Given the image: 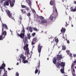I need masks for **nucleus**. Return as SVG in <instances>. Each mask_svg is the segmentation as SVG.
<instances>
[{
  "label": "nucleus",
  "instance_id": "cd10ccee",
  "mask_svg": "<svg viewBox=\"0 0 76 76\" xmlns=\"http://www.w3.org/2000/svg\"><path fill=\"white\" fill-rule=\"evenodd\" d=\"M29 31L31 32H32V31H33L32 28V27H30Z\"/></svg>",
  "mask_w": 76,
  "mask_h": 76
},
{
  "label": "nucleus",
  "instance_id": "4c0bfd02",
  "mask_svg": "<svg viewBox=\"0 0 76 76\" xmlns=\"http://www.w3.org/2000/svg\"><path fill=\"white\" fill-rule=\"evenodd\" d=\"M34 41H32L31 42V44L32 45H34V44H35V43H34Z\"/></svg>",
  "mask_w": 76,
  "mask_h": 76
},
{
  "label": "nucleus",
  "instance_id": "aec40b11",
  "mask_svg": "<svg viewBox=\"0 0 76 76\" xmlns=\"http://www.w3.org/2000/svg\"><path fill=\"white\" fill-rule=\"evenodd\" d=\"M56 61H57V59H56V58H53V63H54V64H56Z\"/></svg>",
  "mask_w": 76,
  "mask_h": 76
},
{
  "label": "nucleus",
  "instance_id": "f03ea898",
  "mask_svg": "<svg viewBox=\"0 0 76 76\" xmlns=\"http://www.w3.org/2000/svg\"><path fill=\"white\" fill-rule=\"evenodd\" d=\"M7 35V32L6 31H2V34L0 36V40H3L4 38H5V36H6Z\"/></svg>",
  "mask_w": 76,
  "mask_h": 76
},
{
  "label": "nucleus",
  "instance_id": "37998d69",
  "mask_svg": "<svg viewBox=\"0 0 76 76\" xmlns=\"http://www.w3.org/2000/svg\"><path fill=\"white\" fill-rule=\"evenodd\" d=\"M22 18H20V23H21V21H22Z\"/></svg>",
  "mask_w": 76,
  "mask_h": 76
},
{
  "label": "nucleus",
  "instance_id": "774afa93",
  "mask_svg": "<svg viewBox=\"0 0 76 76\" xmlns=\"http://www.w3.org/2000/svg\"><path fill=\"white\" fill-rule=\"evenodd\" d=\"M25 53L26 54V51L25 52Z\"/></svg>",
  "mask_w": 76,
  "mask_h": 76
},
{
  "label": "nucleus",
  "instance_id": "72a5a7b5",
  "mask_svg": "<svg viewBox=\"0 0 76 76\" xmlns=\"http://www.w3.org/2000/svg\"><path fill=\"white\" fill-rule=\"evenodd\" d=\"M73 67H74V64L73 63H72L71 66L72 70V69H73Z\"/></svg>",
  "mask_w": 76,
  "mask_h": 76
},
{
  "label": "nucleus",
  "instance_id": "9d476101",
  "mask_svg": "<svg viewBox=\"0 0 76 76\" xmlns=\"http://www.w3.org/2000/svg\"><path fill=\"white\" fill-rule=\"evenodd\" d=\"M63 58V56L62 54L57 55L56 57V59L57 60H61Z\"/></svg>",
  "mask_w": 76,
  "mask_h": 76
},
{
  "label": "nucleus",
  "instance_id": "423d86ee",
  "mask_svg": "<svg viewBox=\"0 0 76 76\" xmlns=\"http://www.w3.org/2000/svg\"><path fill=\"white\" fill-rule=\"evenodd\" d=\"M38 19H40V20H42L41 21V22L42 23H47V21L44 19L43 17L39 16L38 17Z\"/></svg>",
  "mask_w": 76,
  "mask_h": 76
},
{
  "label": "nucleus",
  "instance_id": "a878e982",
  "mask_svg": "<svg viewBox=\"0 0 76 76\" xmlns=\"http://www.w3.org/2000/svg\"><path fill=\"white\" fill-rule=\"evenodd\" d=\"M23 62L24 64L25 63H28V61L27 60H25L23 61Z\"/></svg>",
  "mask_w": 76,
  "mask_h": 76
},
{
  "label": "nucleus",
  "instance_id": "7ed1b4c3",
  "mask_svg": "<svg viewBox=\"0 0 76 76\" xmlns=\"http://www.w3.org/2000/svg\"><path fill=\"white\" fill-rule=\"evenodd\" d=\"M25 29H24V28H23V30L21 31V32H23V33H21L20 34H19V33H18L17 34V35L18 36H19V37H20L21 38L23 39L25 36Z\"/></svg>",
  "mask_w": 76,
  "mask_h": 76
},
{
  "label": "nucleus",
  "instance_id": "e433bc0d",
  "mask_svg": "<svg viewBox=\"0 0 76 76\" xmlns=\"http://www.w3.org/2000/svg\"><path fill=\"white\" fill-rule=\"evenodd\" d=\"M36 34V33H34L32 34V36H33V37H34L35 36Z\"/></svg>",
  "mask_w": 76,
  "mask_h": 76
},
{
  "label": "nucleus",
  "instance_id": "603ef678",
  "mask_svg": "<svg viewBox=\"0 0 76 76\" xmlns=\"http://www.w3.org/2000/svg\"><path fill=\"white\" fill-rule=\"evenodd\" d=\"M63 39H64V40H65V37H64L63 36Z\"/></svg>",
  "mask_w": 76,
  "mask_h": 76
},
{
  "label": "nucleus",
  "instance_id": "5701e85b",
  "mask_svg": "<svg viewBox=\"0 0 76 76\" xmlns=\"http://www.w3.org/2000/svg\"><path fill=\"white\" fill-rule=\"evenodd\" d=\"M10 4L11 7H13V6H14V4L13 3V2H12V1L10 3Z\"/></svg>",
  "mask_w": 76,
  "mask_h": 76
},
{
  "label": "nucleus",
  "instance_id": "bb28decb",
  "mask_svg": "<svg viewBox=\"0 0 76 76\" xmlns=\"http://www.w3.org/2000/svg\"><path fill=\"white\" fill-rule=\"evenodd\" d=\"M31 10L32 12H33V13H34V14H35L36 13V12H35V11L34 9H31Z\"/></svg>",
  "mask_w": 76,
  "mask_h": 76
},
{
  "label": "nucleus",
  "instance_id": "69168bd1",
  "mask_svg": "<svg viewBox=\"0 0 76 76\" xmlns=\"http://www.w3.org/2000/svg\"><path fill=\"white\" fill-rule=\"evenodd\" d=\"M40 56V53H39V56Z\"/></svg>",
  "mask_w": 76,
  "mask_h": 76
},
{
  "label": "nucleus",
  "instance_id": "f257e3e1",
  "mask_svg": "<svg viewBox=\"0 0 76 76\" xmlns=\"http://www.w3.org/2000/svg\"><path fill=\"white\" fill-rule=\"evenodd\" d=\"M55 1L54 0H51L50 2V5H53V10L52 15L55 16H57L58 15V12L56 7V4H55Z\"/></svg>",
  "mask_w": 76,
  "mask_h": 76
},
{
  "label": "nucleus",
  "instance_id": "8fccbe9b",
  "mask_svg": "<svg viewBox=\"0 0 76 76\" xmlns=\"http://www.w3.org/2000/svg\"><path fill=\"white\" fill-rule=\"evenodd\" d=\"M8 70H12V69H11L10 68H8Z\"/></svg>",
  "mask_w": 76,
  "mask_h": 76
},
{
  "label": "nucleus",
  "instance_id": "a211bd4d",
  "mask_svg": "<svg viewBox=\"0 0 76 76\" xmlns=\"http://www.w3.org/2000/svg\"><path fill=\"white\" fill-rule=\"evenodd\" d=\"M71 12H75L76 11V8H75L74 9L73 7H72L70 8Z\"/></svg>",
  "mask_w": 76,
  "mask_h": 76
},
{
  "label": "nucleus",
  "instance_id": "4468645a",
  "mask_svg": "<svg viewBox=\"0 0 76 76\" xmlns=\"http://www.w3.org/2000/svg\"><path fill=\"white\" fill-rule=\"evenodd\" d=\"M9 5V3L7 1H6L4 3L3 6H4L6 7V6H8Z\"/></svg>",
  "mask_w": 76,
  "mask_h": 76
},
{
  "label": "nucleus",
  "instance_id": "ddd939ff",
  "mask_svg": "<svg viewBox=\"0 0 76 76\" xmlns=\"http://www.w3.org/2000/svg\"><path fill=\"white\" fill-rule=\"evenodd\" d=\"M20 57L23 59V61L25 60L26 59V57L23 56V55L22 54L21 55Z\"/></svg>",
  "mask_w": 76,
  "mask_h": 76
},
{
  "label": "nucleus",
  "instance_id": "0eeeda50",
  "mask_svg": "<svg viewBox=\"0 0 76 76\" xmlns=\"http://www.w3.org/2000/svg\"><path fill=\"white\" fill-rule=\"evenodd\" d=\"M39 67H40V62H39V65H38V66L37 67L35 72V74H37V73H38V69H39V72L38 74V75H39V73H40V71L39 70Z\"/></svg>",
  "mask_w": 76,
  "mask_h": 76
},
{
  "label": "nucleus",
  "instance_id": "79ce46f5",
  "mask_svg": "<svg viewBox=\"0 0 76 76\" xmlns=\"http://www.w3.org/2000/svg\"><path fill=\"white\" fill-rule=\"evenodd\" d=\"M69 56L71 57H72V54L71 53H69Z\"/></svg>",
  "mask_w": 76,
  "mask_h": 76
},
{
  "label": "nucleus",
  "instance_id": "864d4df0",
  "mask_svg": "<svg viewBox=\"0 0 76 76\" xmlns=\"http://www.w3.org/2000/svg\"><path fill=\"white\" fill-rule=\"evenodd\" d=\"M74 4H76V1H75V2L74 3Z\"/></svg>",
  "mask_w": 76,
  "mask_h": 76
},
{
  "label": "nucleus",
  "instance_id": "09e8293b",
  "mask_svg": "<svg viewBox=\"0 0 76 76\" xmlns=\"http://www.w3.org/2000/svg\"><path fill=\"white\" fill-rule=\"evenodd\" d=\"M1 72H2V70L1 69H0V74H1Z\"/></svg>",
  "mask_w": 76,
  "mask_h": 76
},
{
  "label": "nucleus",
  "instance_id": "ea45409f",
  "mask_svg": "<svg viewBox=\"0 0 76 76\" xmlns=\"http://www.w3.org/2000/svg\"><path fill=\"white\" fill-rule=\"evenodd\" d=\"M33 29H34V31H37V29L36 28H33Z\"/></svg>",
  "mask_w": 76,
  "mask_h": 76
},
{
  "label": "nucleus",
  "instance_id": "7c9ffc66",
  "mask_svg": "<svg viewBox=\"0 0 76 76\" xmlns=\"http://www.w3.org/2000/svg\"><path fill=\"white\" fill-rule=\"evenodd\" d=\"M55 40L56 43H58V39H55Z\"/></svg>",
  "mask_w": 76,
  "mask_h": 76
},
{
  "label": "nucleus",
  "instance_id": "e2e57ef3",
  "mask_svg": "<svg viewBox=\"0 0 76 76\" xmlns=\"http://www.w3.org/2000/svg\"><path fill=\"white\" fill-rule=\"evenodd\" d=\"M47 60H49V58H47Z\"/></svg>",
  "mask_w": 76,
  "mask_h": 76
},
{
  "label": "nucleus",
  "instance_id": "39448f33",
  "mask_svg": "<svg viewBox=\"0 0 76 76\" xmlns=\"http://www.w3.org/2000/svg\"><path fill=\"white\" fill-rule=\"evenodd\" d=\"M28 46H29V45L28 44H26L25 46H24L23 48L24 50L26 51L27 54L28 55L29 53V48H28Z\"/></svg>",
  "mask_w": 76,
  "mask_h": 76
},
{
  "label": "nucleus",
  "instance_id": "49530a36",
  "mask_svg": "<svg viewBox=\"0 0 76 76\" xmlns=\"http://www.w3.org/2000/svg\"><path fill=\"white\" fill-rule=\"evenodd\" d=\"M69 20H72V18L70 17H69Z\"/></svg>",
  "mask_w": 76,
  "mask_h": 76
},
{
  "label": "nucleus",
  "instance_id": "6e6d98bb",
  "mask_svg": "<svg viewBox=\"0 0 76 76\" xmlns=\"http://www.w3.org/2000/svg\"><path fill=\"white\" fill-rule=\"evenodd\" d=\"M74 63H76V61H74Z\"/></svg>",
  "mask_w": 76,
  "mask_h": 76
},
{
  "label": "nucleus",
  "instance_id": "680f3d73",
  "mask_svg": "<svg viewBox=\"0 0 76 76\" xmlns=\"http://www.w3.org/2000/svg\"><path fill=\"white\" fill-rule=\"evenodd\" d=\"M64 0H62L63 2H64Z\"/></svg>",
  "mask_w": 76,
  "mask_h": 76
},
{
  "label": "nucleus",
  "instance_id": "473e14b6",
  "mask_svg": "<svg viewBox=\"0 0 76 76\" xmlns=\"http://www.w3.org/2000/svg\"><path fill=\"white\" fill-rule=\"evenodd\" d=\"M26 6L24 5H21V7L22 8H26Z\"/></svg>",
  "mask_w": 76,
  "mask_h": 76
},
{
  "label": "nucleus",
  "instance_id": "1a4fd4ad",
  "mask_svg": "<svg viewBox=\"0 0 76 76\" xmlns=\"http://www.w3.org/2000/svg\"><path fill=\"white\" fill-rule=\"evenodd\" d=\"M42 48V46L41 45V44L39 43V45L38 46L37 50L39 53H41V49Z\"/></svg>",
  "mask_w": 76,
  "mask_h": 76
},
{
  "label": "nucleus",
  "instance_id": "dca6fc26",
  "mask_svg": "<svg viewBox=\"0 0 76 76\" xmlns=\"http://www.w3.org/2000/svg\"><path fill=\"white\" fill-rule=\"evenodd\" d=\"M38 40H39V38L37 37L34 38L33 39V41L34 42H35L36 41H38Z\"/></svg>",
  "mask_w": 76,
  "mask_h": 76
},
{
  "label": "nucleus",
  "instance_id": "13d9d810",
  "mask_svg": "<svg viewBox=\"0 0 76 76\" xmlns=\"http://www.w3.org/2000/svg\"><path fill=\"white\" fill-rule=\"evenodd\" d=\"M10 32H12H12H13V31H12V30H10Z\"/></svg>",
  "mask_w": 76,
  "mask_h": 76
},
{
  "label": "nucleus",
  "instance_id": "2f4dec72",
  "mask_svg": "<svg viewBox=\"0 0 76 76\" xmlns=\"http://www.w3.org/2000/svg\"><path fill=\"white\" fill-rule=\"evenodd\" d=\"M27 15L28 16H31V13L28 12L27 14Z\"/></svg>",
  "mask_w": 76,
  "mask_h": 76
},
{
  "label": "nucleus",
  "instance_id": "b1692460",
  "mask_svg": "<svg viewBox=\"0 0 76 76\" xmlns=\"http://www.w3.org/2000/svg\"><path fill=\"white\" fill-rule=\"evenodd\" d=\"M61 32H65L66 31V29L65 28H62L61 30Z\"/></svg>",
  "mask_w": 76,
  "mask_h": 76
},
{
  "label": "nucleus",
  "instance_id": "0e129e2a",
  "mask_svg": "<svg viewBox=\"0 0 76 76\" xmlns=\"http://www.w3.org/2000/svg\"><path fill=\"white\" fill-rule=\"evenodd\" d=\"M3 0V1H6V0Z\"/></svg>",
  "mask_w": 76,
  "mask_h": 76
},
{
  "label": "nucleus",
  "instance_id": "052dcab7",
  "mask_svg": "<svg viewBox=\"0 0 76 76\" xmlns=\"http://www.w3.org/2000/svg\"><path fill=\"white\" fill-rule=\"evenodd\" d=\"M38 22H41V20H39Z\"/></svg>",
  "mask_w": 76,
  "mask_h": 76
},
{
  "label": "nucleus",
  "instance_id": "c85d7f7f",
  "mask_svg": "<svg viewBox=\"0 0 76 76\" xmlns=\"http://www.w3.org/2000/svg\"><path fill=\"white\" fill-rule=\"evenodd\" d=\"M66 48V46H62V50H65Z\"/></svg>",
  "mask_w": 76,
  "mask_h": 76
},
{
  "label": "nucleus",
  "instance_id": "2eb2a0df",
  "mask_svg": "<svg viewBox=\"0 0 76 76\" xmlns=\"http://www.w3.org/2000/svg\"><path fill=\"white\" fill-rule=\"evenodd\" d=\"M20 10L21 11L22 13L23 14L24 13L25 15H26L27 14L26 12L25 11V10L21 9Z\"/></svg>",
  "mask_w": 76,
  "mask_h": 76
},
{
  "label": "nucleus",
  "instance_id": "4d7b16f0",
  "mask_svg": "<svg viewBox=\"0 0 76 76\" xmlns=\"http://www.w3.org/2000/svg\"><path fill=\"white\" fill-rule=\"evenodd\" d=\"M16 65H19V63L18 62V63H17Z\"/></svg>",
  "mask_w": 76,
  "mask_h": 76
},
{
  "label": "nucleus",
  "instance_id": "58836bf2",
  "mask_svg": "<svg viewBox=\"0 0 76 76\" xmlns=\"http://www.w3.org/2000/svg\"><path fill=\"white\" fill-rule=\"evenodd\" d=\"M7 1H8V3L9 2L10 3L12 2V1H11V0H7Z\"/></svg>",
  "mask_w": 76,
  "mask_h": 76
},
{
  "label": "nucleus",
  "instance_id": "9b49d317",
  "mask_svg": "<svg viewBox=\"0 0 76 76\" xmlns=\"http://www.w3.org/2000/svg\"><path fill=\"white\" fill-rule=\"evenodd\" d=\"M3 63L2 64V66L0 67V69H4V71H7L6 70L4 67H6V64L4 63V62L3 61Z\"/></svg>",
  "mask_w": 76,
  "mask_h": 76
},
{
  "label": "nucleus",
  "instance_id": "c756f323",
  "mask_svg": "<svg viewBox=\"0 0 76 76\" xmlns=\"http://www.w3.org/2000/svg\"><path fill=\"white\" fill-rule=\"evenodd\" d=\"M26 10L27 12H28L29 10V8L28 7H26Z\"/></svg>",
  "mask_w": 76,
  "mask_h": 76
},
{
  "label": "nucleus",
  "instance_id": "3c124183",
  "mask_svg": "<svg viewBox=\"0 0 76 76\" xmlns=\"http://www.w3.org/2000/svg\"><path fill=\"white\" fill-rule=\"evenodd\" d=\"M73 56L74 57H76V55L75 54H74L73 55Z\"/></svg>",
  "mask_w": 76,
  "mask_h": 76
},
{
  "label": "nucleus",
  "instance_id": "338daca9",
  "mask_svg": "<svg viewBox=\"0 0 76 76\" xmlns=\"http://www.w3.org/2000/svg\"><path fill=\"white\" fill-rule=\"evenodd\" d=\"M19 60H20V59Z\"/></svg>",
  "mask_w": 76,
  "mask_h": 76
},
{
  "label": "nucleus",
  "instance_id": "a18cd8bd",
  "mask_svg": "<svg viewBox=\"0 0 76 76\" xmlns=\"http://www.w3.org/2000/svg\"><path fill=\"white\" fill-rule=\"evenodd\" d=\"M12 2L13 3H14V4H15V0H13L12 1Z\"/></svg>",
  "mask_w": 76,
  "mask_h": 76
},
{
  "label": "nucleus",
  "instance_id": "a19ab883",
  "mask_svg": "<svg viewBox=\"0 0 76 76\" xmlns=\"http://www.w3.org/2000/svg\"><path fill=\"white\" fill-rule=\"evenodd\" d=\"M66 41H67V43H68V44H69L70 43V41L68 40H67V39H66Z\"/></svg>",
  "mask_w": 76,
  "mask_h": 76
},
{
  "label": "nucleus",
  "instance_id": "de8ad7c7",
  "mask_svg": "<svg viewBox=\"0 0 76 76\" xmlns=\"http://www.w3.org/2000/svg\"><path fill=\"white\" fill-rule=\"evenodd\" d=\"M66 25H65L66 26H68V25H69V24H67V22H66Z\"/></svg>",
  "mask_w": 76,
  "mask_h": 76
},
{
  "label": "nucleus",
  "instance_id": "5fc2aeb1",
  "mask_svg": "<svg viewBox=\"0 0 76 76\" xmlns=\"http://www.w3.org/2000/svg\"><path fill=\"white\" fill-rule=\"evenodd\" d=\"M3 0H1V3H3Z\"/></svg>",
  "mask_w": 76,
  "mask_h": 76
},
{
  "label": "nucleus",
  "instance_id": "c03bdc74",
  "mask_svg": "<svg viewBox=\"0 0 76 76\" xmlns=\"http://www.w3.org/2000/svg\"><path fill=\"white\" fill-rule=\"evenodd\" d=\"M66 52L68 54H69L70 53V51L69 50H66Z\"/></svg>",
  "mask_w": 76,
  "mask_h": 76
},
{
  "label": "nucleus",
  "instance_id": "412c9836",
  "mask_svg": "<svg viewBox=\"0 0 76 76\" xmlns=\"http://www.w3.org/2000/svg\"><path fill=\"white\" fill-rule=\"evenodd\" d=\"M27 3L29 5H31V2L30 0H26Z\"/></svg>",
  "mask_w": 76,
  "mask_h": 76
},
{
  "label": "nucleus",
  "instance_id": "6e6552de",
  "mask_svg": "<svg viewBox=\"0 0 76 76\" xmlns=\"http://www.w3.org/2000/svg\"><path fill=\"white\" fill-rule=\"evenodd\" d=\"M2 31H4V30H7V29H8V28L7 27V25H6V24L2 23Z\"/></svg>",
  "mask_w": 76,
  "mask_h": 76
},
{
  "label": "nucleus",
  "instance_id": "f704fd0d",
  "mask_svg": "<svg viewBox=\"0 0 76 76\" xmlns=\"http://www.w3.org/2000/svg\"><path fill=\"white\" fill-rule=\"evenodd\" d=\"M19 73L18 72H17L15 73V76H19Z\"/></svg>",
  "mask_w": 76,
  "mask_h": 76
},
{
  "label": "nucleus",
  "instance_id": "c9c22d12",
  "mask_svg": "<svg viewBox=\"0 0 76 76\" xmlns=\"http://www.w3.org/2000/svg\"><path fill=\"white\" fill-rule=\"evenodd\" d=\"M53 18H54V17H53V16H51L50 17V19L51 20H53Z\"/></svg>",
  "mask_w": 76,
  "mask_h": 76
},
{
  "label": "nucleus",
  "instance_id": "f8f14e48",
  "mask_svg": "<svg viewBox=\"0 0 76 76\" xmlns=\"http://www.w3.org/2000/svg\"><path fill=\"white\" fill-rule=\"evenodd\" d=\"M7 13L8 15L10 18H12V19H13L14 18V17L12 16V14L10 13V12L9 10H7Z\"/></svg>",
  "mask_w": 76,
  "mask_h": 76
},
{
  "label": "nucleus",
  "instance_id": "f3484780",
  "mask_svg": "<svg viewBox=\"0 0 76 76\" xmlns=\"http://www.w3.org/2000/svg\"><path fill=\"white\" fill-rule=\"evenodd\" d=\"M25 39H24L23 40V41L24 43V44H25V43L26 42V43H28V38H27V37H25Z\"/></svg>",
  "mask_w": 76,
  "mask_h": 76
},
{
  "label": "nucleus",
  "instance_id": "20e7f679",
  "mask_svg": "<svg viewBox=\"0 0 76 76\" xmlns=\"http://www.w3.org/2000/svg\"><path fill=\"white\" fill-rule=\"evenodd\" d=\"M60 65L62 67V68L61 70V72L62 73L64 74V69L65 63H64L63 62H61L60 64Z\"/></svg>",
  "mask_w": 76,
  "mask_h": 76
},
{
  "label": "nucleus",
  "instance_id": "393cba45",
  "mask_svg": "<svg viewBox=\"0 0 76 76\" xmlns=\"http://www.w3.org/2000/svg\"><path fill=\"white\" fill-rule=\"evenodd\" d=\"M28 38L29 39H30V38H31V35L30 34H27Z\"/></svg>",
  "mask_w": 76,
  "mask_h": 76
},
{
  "label": "nucleus",
  "instance_id": "bf43d9fd",
  "mask_svg": "<svg viewBox=\"0 0 76 76\" xmlns=\"http://www.w3.org/2000/svg\"><path fill=\"white\" fill-rule=\"evenodd\" d=\"M71 26H72V27H73V25L72 24Z\"/></svg>",
  "mask_w": 76,
  "mask_h": 76
},
{
  "label": "nucleus",
  "instance_id": "4be33fe9",
  "mask_svg": "<svg viewBox=\"0 0 76 76\" xmlns=\"http://www.w3.org/2000/svg\"><path fill=\"white\" fill-rule=\"evenodd\" d=\"M60 64L58 62H57L56 64V66L57 68H58V67H60Z\"/></svg>",
  "mask_w": 76,
  "mask_h": 76
},
{
  "label": "nucleus",
  "instance_id": "6ab92c4d",
  "mask_svg": "<svg viewBox=\"0 0 76 76\" xmlns=\"http://www.w3.org/2000/svg\"><path fill=\"white\" fill-rule=\"evenodd\" d=\"M72 70H73L72 75L73 76H75V69H74V68H73L72 69Z\"/></svg>",
  "mask_w": 76,
  "mask_h": 76
}]
</instances>
